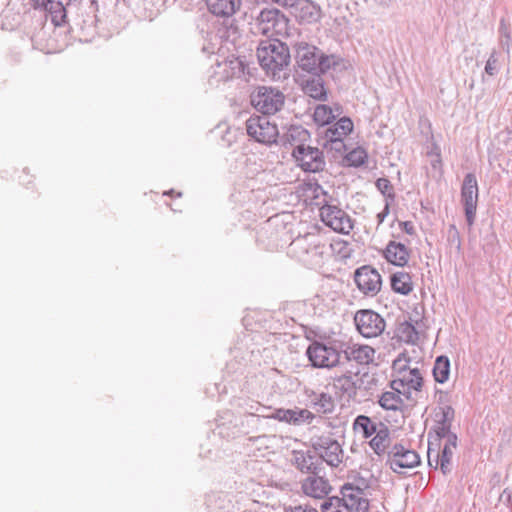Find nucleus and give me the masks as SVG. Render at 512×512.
<instances>
[{
	"instance_id": "f257e3e1",
	"label": "nucleus",
	"mask_w": 512,
	"mask_h": 512,
	"mask_svg": "<svg viewBox=\"0 0 512 512\" xmlns=\"http://www.w3.org/2000/svg\"><path fill=\"white\" fill-rule=\"evenodd\" d=\"M256 55L261 68L271 79L282 80L289 76L291 56L285 43L278 39L261 41Z\"/></svg>"
},
{
	"instance_id": "f03ea898",
	"label": "nucleus",
	"mask_w": 512,
	"mask_h": 512,
	"mask_svg": "<svg viewBox=\"0 0 512 512\" xmlns=\"http://www.w3.org/2000/svg\"><path fill=\"white\" fill-rule=\"evenodd\" d=\"M331 245L314 234L299 236L289 245V253L309 268L321 267L329 256Z\"/></svg>"
},
{
	"instance_id": "7ed1b4c3",
	"label": "nucleus",
	"mask_w": 512,
	"mask_h": 512,
	"mask_svg": "<svg viewBox=\"0 0 512 512\" xmlns=\"http://www.w3.org/2000/svg\"><path fill=\"white\" fill-rule=\"evenodd\" d=\"M295 59L300 69L314 75L326 73L332 67L336 66L339 57L335 55H325L316 46L307 42H297L294 45Z\"/></svg>"
},
{
	"instance_id": "20e7f679",
	"label": "nucleus",
	"mask_w": 512,
	"mask_h": 512,
	"mask_svg": "<svg viewBox=\"0 0 512 512\" xmlns=\"http://www.w3.org/2000/svg\"><path fill=\"white\" fill-rule=\"evenodd\" d=\"M289 20L276 8L262 9L254 18L252 31L254 34H260L275 39L276 36L288 34Z\"/></svg>"
},
{
	"instance_id": "39448f33",
	"label": "nucleus",
	"mask_w": 512,
	"mask_h": 512,
	"mask_svg": "<svg viewBox=\"0 0 512 512\" xmlns=\"http://www.w3.org/2000/svg\"><path fill=\"white\" fill-rule=\"evenodd\" d=\"M251 104L265 116L274 115L282 109L285 95L277 88L259 86L251 94Z\"/></svg>"
},
{
	"instance_id": "423d86ee",
	"label": "nucleus",
	"mask_w": 512,
	"mask_h": 512,
	"mask_svg": "<svg viewBox=\"0 0 512 512\" xmlns=\"http://www.w3.org/2000/svg\"><path fill=\"white\" fill-rule=\"evenodd\" d=\"M247 134L255 141L271 145L277 143L279 130L268 116L252 115L246 121Z\"/></svg>"
},
{
	"instance_id": "0eeeda50",
	"label": "nucleus",
	"mask_w": 512,
	"mask_h": 512,
	"mask_svg": "<svg viewBox=\"0 0 512 512\" xmlns=\"http://www.w3.org/2000/svg\"><path fill=\"white\" fill-rule=\"evenodd\" d=\"M419 464L418 453L401 442H395L386 455V465L397 474H404L406 469H412Z\"/></svg>"
},
{
	"instance_id": "6e6552de",
	"label": "nucleus",
	"mask_w": 512,
	"mask_h": 512,
	"mask_svg": "<svg viewBox=\"0 0 512 512\" xmlns=\"http://www.w3.org/2000/svg\"><path fill=\"white\" fill-rule=\"evenodd\" d=\"M306 354L312 366L316 368H333L341 363V349L339 345L333 347L314 341L308 346Z\"/></svg>"
},
{
	"instance_id": "1a4fd4ad",
	"label": "nucleus",
	"mask_w": 512,
	"mask_h": 512,
	"mask_svg": "<svg viewBox=\"0 0 512 512\" xmlns=\"http://www.w3.org/2000/svg\"><path fill=\"white\" fill-rule=\"evenodd\" d=\"M311 445L322 463L326 462L332 467H337L342 462L343 450L337 440L329 435L314 436Z\"/></svg>"
},
{
	"instance_id": "9d476101",
	"label": "nucleus",
	"mask_w": 512,
	"mask_h": 512,
	"mask_svg": "<svg viewBox=\"0 0 512 512\" xmlns=\"http://www.w3.org/2000/svg\"><path fill=\"white\" fill-rule=\"evenodd\" d=\"M354 323L358 332L365 338L380 336L386 327L384 318L370 309L358 310L354 316Z\"/></svg>"
},
{
	"instance_id": "9b49d317",
	"label": "nucleus",
	"mask_w": 512,
	"mask_h": 512,
	"mask_svg": "<svg viewBox=\"0 0 512 512\" xmlns=\"http://www.w3.org/2000/svg\"><path fill=\"white\" fill-rule=\"evenodd\" d=\"M292 155L305 172L316 173L323 171L325 168L326 162L323 152L317 147L300 145L293 149Z\"/></svg>"
},
{
	"instance_id": "f8f14e48",
	"label": "nucleus",
	"mask_w": 512,
	"mask_h": 512,
	"mask_svg": "<svg viewBox=\"0 0 512 512\" xmlns=\"http://www.w3.org/2000/svg\"><path fill=\"white\" fill-rule=\"evenodd\" d=\"M461 203L464 206L467 224L471 227L475 221L478 203V183L473 173H468L464 177L461 186Z\"/></svg>"
},
{
	"instance_id": "ddd939ff",
	"label": "nucleus",
	"mask_w": 512,
	"mask_h": 512,
	"mask_svg": "<svg viewBox=\"0 0 512 512\" xmlns=\"http://www.w3.org/2000/svg\"><path fill=\"white\" fill-rule=\"evenodd\" d=\"M339 348L341 356L343 355L347 362L368 366L375 360L376 350L370 345L346 341L339 342Z\"/></svg>"
},
{
	"instance_id": "4468645a",
	"label": "nucleus",
	"mask_w": 512,
	"mask_h": 512,
	"mask_svg": "<svg viewBox=\"0 0 512 512\" xmlns=\"http://www.w3.org/2000/svg\"><path fill=\"white\" fill-rule=\"evenodd\" d=\"M322 221L338 233L348 234L353 229L349 215L335 205H324L320 208Z\"/></svg>"
},
{
	"instance_id": "2eb2a0df",
	"label": "nucleus",
	"mask_w": 512,
	"mask_h": 512,
	"mask_svg": "<svg viewBox=\"0 0 512 512\" xmlns=\"http://www.w3.org/2000/svg\"><path fill=\"white\" fill-rule=\"evenodd\" d=\"M354 281L358 289L367 296H375L381 290V275L375 268L369 265L356 269Z\"/></svg>"
},
{
	"instance_id": "dca6fc26",
	"label": "nucleus",
	"mask_w": 512,
	"mask_h": 512,
	"mask_svg": "<svg viewBox=\"0 0 512 512\" xmlns=\"http://www.w3.org/2000/svg\"><path fill=\"white\" fill-rule=\"evenodd\" d=\"M400 377L390 383L392 390L403 392L407 399L411 397V391H420L423 384V377L418 368H406L400 370Z\"/></svg>"
},
{
	"instance_id": "f3484780",
	"label": "nucleus",
	"mask_w": 512,
	"mask_h": 512,
	"mask_svg": "<svg viewBox=\"0 0 512 512\" xmlns=\"http://www.w3.org/2000/svg\"><path fill=\"white\" fill-rule=\"evenodd\" d=\"M341 495L340 500L343 502V507L346 512L368 511L369 502L364 497V492L361 488L351 483H346L341 488Z\"/></svg>"
},
{
	"instance_id": "a211bd4d",
	"label": "nucleus",
	"mask_w": 512,
	"mask_h": 512,
	"mask_svg": "<svg viewBox=\"0 0 512 512\" xmlns=\"http://www.w3.org/2000/svg\"><path fill=\"white\" fill-rule=\"evenodd\" d=\"M291 462L297 470L308 475L321 473L323 470L321 458L315 450H293Z\"/></svg>"
},
{
	"instance_id": "6ab92c4d",
	"label": "nucleus",
	"mask_w": 512,
	"mask_h": 512,
	"mask_svg": "<svg viewBox=\"0 0 512 512\" xmlns=\"http://www.w3.org/2000/svg\"><path fill=\"white\" fill-rule=\"evenodd\" d=\"M331 485L320 473L308 475L301 481L302 492L309 497L323 499L331 492Z\"/></svg>"
},
{
	"instance_id": "aec40b11",
	"label": "nucleus",
	"mask_w": 512,
	"mask_h": 512,
	"mask_svg": "<svg viewBox=\"0 0 512 512\" xmlns=\"http://www.w3.org/2000/svg\"><path fill=\"white\" fill-rule=\"evenodd\" d=\"M294 11L295 17L301 22L315 23L321 17V8L310 0H292V5H288Z\"/></svg>"
},
{
	"instance_id": "412c9836",
	"label": "nucleus",
	"mask_w": 512,
	"mask_h": 512,
	"mask_svg": "<svg viewBox=\"0 0 512 512\" xmlns=\"http://www.w3.org/2000/svg\"><path fill=\"white\" fill-rule=\"evenodd\" d=\"M394 443L392 431L386 424L382 423L379 424L378 429L374 433V437L369 441V446L377 456L383 457L388 454Z\"/></svg>"
},
{
	"instance_id": "4be33fe9",
	"label": "nucleus",
	"mask_w": 512,
	"mask_h": 512,
	"mask_svg": "<svg viewBox=\"0 0 512 512\" xmlns=\"http://www.w3.org/2000/svg\"><path fill=\"white\" fill-rule=\"evenodd\" d=\"M272 417L289 424L300 425L311 423L315 415L307 409H278Z\"/></svg>"
},
{
	"instance_id": "5701e85b",
	"label": "nucleus",
	"mask_w": 512,
	"mask_h": 512,
	"mask_svg": "<svg viewBox=\"0 0 512 512\" xmlns=\"http://www.w3.org/2000/svg\"><path fill=\"white\" fill-rule=\"evenodd\" d=\"M206 5L212 15L227 18L239 11L242 0H206Z\"/></svg>"
},
{
	"instance_id": "b1692460",
	"label": "nucleus",
	"mask_w": 512,
	"mask_h": 512,
	"mask_svg": "<svg viewBox=\"0 0 512 512\" xmlns=\"http://www.w3.org/2000/svg\"><path fill=\"white\" fill-rule=\"evenodd\" d=\"M366 378H371L368 373H364L357 383L350 374H343L335 377L333 383L335 388L340 390L343 394L347 395L349 398H355L357 391L361 389Z\"/></svg>"
},
{
	"instance_id": "393cba45",
	"label": "nucleus",
	"mask_w": 512,
	"mask_h": 512,
	"mask_svg": "<svg viewBox=\"0 0 512 512\" xmlns=\"http://www.w3.org/2000/svg\"><path fill=\"white\" fill-rule=\"evenodd\" d=\"M216 74L220 79L227 81L229 79L240 77L244 73V64L239 58H226L217 64Z\"/></svg>"
},
{
	"instance_id": "a878e982",
	"label": "nucleus",
	"mask_w": 512,
	"mask_h": 512,
	"mask_svg": "<svg viewBox=\"0 0 512 512\" xmlns=\"http://www.w3.org/2000/svg\"><path fill=\"white\" fill-rule=\"evenodd\" d=\"M352 131V120L348 117H342L334 125L327 127L322 132L324 135V142L344 139Z\"/></svg>"
},
{
	"instance_id": "bb28decb",
	"label": "nucleus",
	"mask_w": 512,
	"mask_h": 512,
	"mask_svg": "<svg viewBox=\"0 0 512 512\" xmlns=\"http://www.w3.org/2000/svg\"><path fill=\"white\" fill-rule=\"evenodd\" d=\"M310 134L308 130L300 125H291L286 132L282 135L279 134V142L281 145H290L294 148L305 145L304 143L309 139Z\"/></svg>"
},
{
	"instance_id": "cd10ccee",
	"label": "nucleus",
	"mask_w": 512,
	"mask_h": 512,
	"mask_svg": "<svg viewBox=\"0 0 512 512\" xmlns=\"http://www.w3.org/2000/svg\"><path fill=\"white\" fill-rule=\"evenodd\" d=\"M384 254L388 262L400 267L406 265L409 259V252L406 246L395 241L388 243Z\"/></svg>"
},
{
	"instance_id": "c85d7f7f",
	"label": "nucleus",
	"mask_w": 512,
	"mask_h": 512,
	"mask_svg": "<svg viewBox=\"0 0 512 512\" xmlns=\"http://www.w3.org/2000/svg\"><path fill=\"white\" fill-rule=\"evenodd\" d=\"M440 414H437V423L435 426L436 438L439 441L445 434L451 432V425L454 419V409L450 405L440 407Z\"/></svg>"
},
{
	"instance_id": "c756f323",
	"label": "nucleus",
	"mask_w": 512,
	"mask_h": 512,
	"mask_svg": "<svg viewBox=\"0 0 512 512\" xmlns=\"http://www.w3.org/2000/svg\"><path fill=\"white\" fill-rule=\"evenodd\" d=\"M316 76L317 77H312L305 81L303 91L306 95L315 100L325 101L327 99V91L324 87V82L319 75Z\"/></svg>"
},
{
	"instance_id": "7c9ffc66",
	"label": "nucleus",
	"mask_w": 512,
	"mask_h": 512,
	"mask_svg": "<svg viewBox=\"0 0 512 512\" xmlns=\"http://www.w3.org/2000/svg\"><path fill=\"white\" fill-rule=\"evenodd\" d=\"M310 405L317 413L321 414L331 413L335 407L332 396L324 392L313 393L310 396Z\"/></svg>"
},
{
	"instance_id": "2f4dec72",
	"label": "nucleus",
	"mask_w": 512,
	"mask_h": 512,
	"mask_svg": "<svg viewBox=\"0 0 512 512\" xmlns=\"http://www.w3.org/2000/svg\"><path fill=\"white\" fill-rule=\"evenodd\" d=\"M382 422H375L366 415H359L355 418L353 428L360 433L363 438L368 439L374 435Z\"/></svg>"
},
{
	"instance_id": "473e14b6",
	"label": "nucleus",
	"mask_w": 512,
	"mask_h": 512,
	"mask_svg": "<svg viewBox=\"0 0 512 512\" xmlns=\"http://www.w3.org/2000/svg\"><path fill=\"white\" fill-rule=\"evenodd\" d=\"M401 395H403V392H397L395 390L386 391L380 396L378 401L379 405L385 410H401L404 405Z\"/></svg>"
},
{
	"instance_id": "72a5a7b5",
	"label": "nucleus",
	"mask_w": 512,
	"mask_h": 512,
	"mask_svg": "<svg viewBox=\"0 0 512 512\" xmlns=\"http://www.w3.org/2000/svg\"><path fill=\"white\" fill-rule=\"evenodd\" d=\"M391 287L392 289L402 295L409 294L412 289L411 276L405 272H397L391 276Z\"/></svg>"
},
{
	"instance_id": "f704fd0d",
	"label": "nucleus",
	"mask_w": 512,
	"mask_h": 512,
	"mask_svg": "<svg viewBox=\"0 0 512 512\" xmlns=\"http://www.w3.org/2000/svg\"><path fill=\"white\" fill-rule=\"evenodd\" d=\"M455 449L443 446L441 452H435V465L434 469L440 468L444 475L451 472V459Z\"/></svg>"
},
{
	"instance_id": "c9c22d12",
	"label": "nucleus",
	"mask_w": 512,
	"mask_h": 512,
	"mask_svg": "<svg viewBox=\"0 0 512 512\" xmlns=\"http://www.w3.org/2000/svg\"><path fill=\"white\" fill-rule=\"evenodd\" d=\"M450 374V361L446 356L436 358L433 368V376L438 383H444L448 380Z\"/></svg>"
},
{
	"instance_id": "e433bc0d",
	"label": "nucleus",
	"mask_w": 512,
	"mask_h": 512,
	"mask_svg": "<svg viewBox=\"0 0 512 512\" xmlns=\"http://www.w3.org/2000/svg\"><path fill=\"white\" fill-rule=\"evenodd\" d=\"M222 19V28L219 30L221 32V36L228 41H236L240 37V29L236 20L233 16Z\"/></svg>"
},
{
	"instance_id": "4c0bfd02",
	"label": "nucleus",
	"mask_w": 512,
	"mask_h": 512,
	"mask_svg": "<svg viewBox=\"0 0 512 512\" xmlns=\"http://www.w3.org/2000/svg\"><path fill=\"white\" fill-rule=\"evenodd\" d=\"M313 118L318 125L326 126L335 119V114L328 105L319 104L315 107Z\"/></svg>"
},
{
	"instance_id": "58836bf2",
	"label": "nucleus",
	"mask_w": 512,
	"mask_h": 512,
	"mask_svg": "<svg viewBox=\"0 0 512 512\" xmlns=\"http://www.w3.org/2000/svg\"><path fill=\"white\" fill-rule=\"evenodd\" d=\"M274 438L275 436H269L266 434L249 437L246 442V447L249 448L251 451L267 450L271 448V444Z\"/></svg>"
},
{
	"instance_id": "ea45409f",
	"label": "nucleus",
	"mask_w": 512,
	"mask_h": 512,
	"mask_svg": "<svg viewBox=\"0 0 512 512\" xmlns=\"http://www.w3.org/2000/svg\"><path fill=\"white\" fill-rule=\"evenodd\" d=\"M45 11L49 12L52 18V22H54L56 25H60L66 18V9L60 1L51 0V3L48 5Z\"/></svg>"
},
{
	"instance_id": "a19ab883",
	"label": "nucleus",
	"mask_w": 512,
	"mask_h": 512,
	"mask_svg": "<svg viewBox=\"0 0 512 512\" xmlns=\"http://www.w3.org/2000/svg\"><path fill=\"white\" fill-rule=\"evenodd\" d=\"M402 337L407 343H416L419 340V332L415 325L410 322H404L400 326Z\"/></svg>"
},
{
	"instance_id": "79ce46f5",
	"label": "nucleus",
	"mask_w": 512,
	"mask_h": 512,
	"mask_svg": "<svg viewBox=\"0 0 512 512\" xmlns=\"http://www.w3.org/2000/svg\"><path fill=\"white\" fill-rule=\"evenodd\" d=\"M375 185L381 194L386 197V200L394 201L395 193L390 180L387 178H378Z\"/></svg>"
},
{
	"instance_id": "37998d69",
	"label": "nucleus",
	"mask_w": 512,
	"mask_h": 512,
	"mask_svg": "<svg viewBox=\"0 0 512 512\" xmlns=\"http://www.w3.org/2000/svg\"><path fill=\"white\" fill-rule=\"evenodd\" d=\"M322 512H346L340 497L333 496L321 504Z\"/></svg>"
},
{
	"instance_id": "c03bdc74",
	"label": "nucleus",
	"mask_w": 512,
	"mask_h": 512,
	"mask_svg": "<svg viewBox=\"0 0 512 512\" xmlns=\"http://www.w3.org/2000/svg\"><path fill=\"white\" fill-rule=\"evenodd\" d=\"M346 159L350 162L351 165L358 167L365 163V160L367 159V153L365 150L357 148L350 151L347 154Z\"/></svg>"
},
{
	"instance_id": "a18cd8bd",
	"label": "nucleus",
	"mask_w": 512,
	"mask_h": 512,
	"mask_svg": "<svg viewBox=\"0 0 512 512\" xmlns=\"http://www.w3.org/2000/svg\"><path fill=\"white\" fill-rule=\"evenodd\" d=\"M499 34H500V42L503 48L509 52L510 44H511V35L510 30L504 19H501L499 25Z\"/></svg>"
},
{
	"instance_id": "49530a36",
	"label": "nucleus",
	"mask_w": 512,
	"mask_h": 512,
	"mask_svg": "<svg viewBox=\"0 0 512 512\" xmlns=\"http://www.w3.org/2000/svg\"><path fill=\"white\" fill-rule=\"evenodd\" d=\"M499 71V61H498V57H497V53L496 51H493L487 62H486V65H485V72L489 75V76H494L498 73Z\"/></svg>"
},
{
	"instance_id": "de8ad7c7",
	"label": "nucleus",
	"mask_w": 512,
	"mask_h": 512,
	"mask_svg": "<svg viewBox=\"0 0 512 512\" xmlns=\"http://www.w3.org/2000/svg\"><path fill=\"white\" fill-rule=\"evenodd\" d=\"M323 147L325 149H329L331 151H335L339 154H342L345 151L346 145L344 143V139H340L329 142H323Z\"/></svg>"
},
{
	"instance_id": "09e8293b",
	"label": "nucleus",
	"mask_w": 512,
	"mask_h": 512,
	"mask_svg": "<svg viewBox=\"0 0 512 512\" xmlns=\"http://www.w3.org/2000/svg\"><path fill=\"white\" fill-rule=\"evenodd\" d=\"M441 439H446L444 446H447L452 449H456L458 438L455 433L449 432V433L445 434V436L441 437Z\"/></svg>"
},
{
	"instance_id": "8fccbe9b",
	"label": "nucleus",
	"mask_w": 512,
	"mask_h": 512,
	"mask_svg": "<svg viewBox=\"0 0 512 512\" xmlns=\"http://www.w3.org/2000/svg\"><path fill=\"white\" fill-rule=\"evenodd\" d=\"M284 512H317V510L311 508V507H308V506H301V505H298V506H294V507H286L284 509Z\"/></svg>"
},
{
	"instance_id": "3c124183",
	"label": "nucleus",
	"mask_w": 512,
	"mask_h": 512,
	"mask_svg": "<svg viewBox=\"0 0 512 512\" xmlns=\"http://www.w3.org/2000/svg\"><path fill=\"white\" fill-rule=\"evenodd\" d=\"M390 212V201L386 200L384 209L377 214L378 224H382Z\"/></svg>"
},
{
	"instance_id": "603ef678",
	"label": "nucleus",
	"mask_w": 512,
	"mask_h": 512,
	"mask_svg": "<svg viewBox=\"0 0 512 512\" xmlns=\"http://www.w3.org/2000/svg\"><path fill=\"white\" fill-rule=\"evenodd\" d=\"M433 442L429 440V446H428V464L431 468H434V465H435V452L436 450H434L432 448L433 446Z\"/></svg>"
},
{
	"instance_id": "864d4df0",
	"label": "nucleus",
	"mask_w": 512,
	"mask_h": 512,
	"mask_svg": "<svg viewBox=\"0 0 512 512\" xmlns=\"http://www.w3.org/2000/svg\"><path fill=\"white\" fill-rule=\"evenodd\" d=\"M400 226L402 227V229L409 235H414L415 234V228H414V225L412 222L410 221H404V222H401L400 223Z\"/></svg>"
},
{
	"instance_id": "5fc2aeb1",
	"label": "nucleus",
	"mask_w": 512,
	"mask_h": 512,
	"mask_svg": "<svg viewBox=\"0 0 512 512\" xmlns=\"http://www.w3.org/2000/svg\"><path fill=\"white\" fill-rule=\"evenodd\" d=\"M51 3V0H33V7L35 9H43L46 10L48 5Z\"/></svg>"
},
{
	"instance_id": "6e6d98bb",
	"label": "nucleus",
	"mask_w": 512,
	"mask_h": 512,
	"mask_svg": "<svg viewBox=\"0 0 512 512\" xmlns=\"http://www.w3.org/2000/svg\"><path fill=\"white\" fill-rule=\"evenodd\" d=\"M449 237L453 240H458V248L460 247V239H459V233L455 225H451L449 227Z\"/></svg>"
},
{
	"instance_id": "4d7b16f0",
	"label": "nucleus",
	"mask_w": 512,
	"mask_h": 512,
	"mask_svg": "<svg viewBox=\"0 0 512 512\" xmlns=\"http://www.w3.org/2000/svg\"><path fill=\"white\" fill-rule=\"evenodd\" d=\"M273 1L282 6L292 5V0H273Z\"/></svg>"
}]
</instances>
